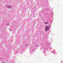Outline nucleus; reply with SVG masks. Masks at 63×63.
<instances>
[{
  "label": "nucleus",
  "instance_id": "f03ea898",
  "mask_svg": "<svg viewBox=\"0 0 63 63\" xmlns=\"http://www.w3.org/2000/svg\"><path fill=\"white\" fill-rule=\"evenodd\" d=\"M46 24H48V22H47L46 23H45Z\"/></svg>",
  "mask_w": 63,
  "mask_h": 63
},
{
  "label": "nucleus",
  "instance_id": "f257e3e1",
  "mask_svg": "<svg viewBox=\"0 0 63 63\" xmlns=\"http://www.w3.org/2000/svg\"><path fill=\"white\" fill-rule=\"evenodd\" d=\"M49 27L48 26H46L45 27V31H47V30H48L49 29Z\"/></svg>",
  "mask_w": 63,
  "mask_h": 63
},
{
  "label": "nucleus",
  "instance_id": "7ed1b4c3",
  "mask_svg": "<svg viewBox=\"0 0 63 63\" xmlns=\"http://www.w3.org/2000/svg\"><path fill=\"white\" fill-rule=\"evenodd\" d=\"M9 8H11V7H10V6H9Z\"/></svg>",
  "mask_w": 63,
  "mask_h": 63
}]
</instances>
